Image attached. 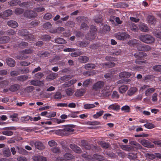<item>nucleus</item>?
Masks as SVG:
<instances>
[{
	"instance_id": "nucleus-1",
	"label": "nucleus",
	"mask_w": 161,
	"mask_h": 161,
	"mask_svg": "<svg viewBox=\"0 0 161 161\" xmlns=\"http://www.w3.org/2000/svg\"><path fill=\"white\" fill-rule=\"evenodd\" d=\"M140 39L142 42L147 44L153 43L155 41L154 38L148 34L141 35Z\"/></svg>"
},
{
	"instance_id": "nucleus-2",
	"label": "nucleus",
	"mask_w": 161,
	"mask_h": 161,
	"mask_svg": "<svg viewBox=\"0 0 161 161\" xmlns=\"http://www.w3.org/2000/svg\"><path fill=\"white\" fill-rule=\"evenodd\" d=\"M18 34L19 35L25 37V38L27 39H29L31 41L34 40V36L31 34H29L28 32L26 30H20L18 32Z\"/></svg>"
},
{
	"instance_id": "nucleus-3",
	"label": "nucleus",
	"mask_w": 161,
	"mask_h": 161,
	"mask_svg": "<svg viewBox=\"0 0 161 161\" xmlns=\"http://www.w3.org/2000/svg\"><path fill=\"white\" fill-rule=\"evenodd\" d=\"M115 37L118 39L123 40L130 38V36L126 32H119L115 34Z\"/></svg>"
},
{
	"instance_id": "nucleus-4",
	"label": "nucleus",
	"mask_w": 161,
	"mask_h": 161,
	"mask_svg": "<svg viewBox=\"0 0 161 161\" xmlns=\"http://www.w3.org/2000/svg\"><path fill=\"white\" fill-rule=\"evenodd\" d=\"M104 82L103 81H98L94 84L92 86V89L95 91H99L104 86Z\"/></svg>"
},
{
	"instance_id": "nucleus-5",
	"label": "nucleus",
	"mask_w": 161,
	"mask_h": 161,
	"mask_svg": "<svg viewBox=\"0 0 161 161\" xmlns=\"http://www.w3.org/2000/svg\"><path fill=\"white\" fill-rule=\"evenodd\" d=\"M24 14L25 16L29 18H34L37 15L36 13L31 10H26Z\"/></svg>"
},
{
	"instance_id": "nucleus-6",
	"label": "nucleus",
	"mask_w": 161,
	"mask_h": 161,
	"mask_svg": "<svg viewBox=\"0 0 161 161\" xmlns=\"http://www.w3.org/2000/svg\"><path fill=\"white\" fill-rule=\"evenodd\" d=\"M137 48L139 51L145 52L149 51L151 49V47L148 45L141 44L138 45Z\"/></svg>"
},
{
	"instance_id": "nucleus-7",
	"label": "nucleus",
	"mask_w": 161,
	"mask_h": 161,
	"mask_svg": "<svg viewBox=\"0 0 161 161\" xmlns=\"http://www.w3.org/2000/svg\"><path fill=\"white\" fill-rule=\"evenodd\" d=\"M65 159H62L61 157H59L57 159V161H66V160H71L73 159L74 156L69 153H66L64 155Z\"/></svg>"
},
{
	"instance_id": "nucleus-8",
	"label": "nucleus",
	"mask_w": 161,
	"mask_h": 161,
	"mask_svg": "<svg viewBox=\"0 0 161 161\" xmlns=\"http://www.w3.org/2000/svg\"><path fill=\"white\" fill-rule=\"evenodd\" d=\"M31 85L36 86H43L44 83L43 81L38 80H32L30 81Z\"/></svg>"
},
{
	"instance_id": "nucleus-9",
	"label": "nucleus",
	"mask_w": 161,
	"mask_h": 161,
	"mask_svg": "<svg viewBox=\"0 0 161 161\" xmlns=\"http://www.w3.org/2000/svg\"><path fill=\"white\" fill-rule=\"evenodd\" d=\"M91 29L92 31L93 32L92 33H90L88 34L87 39L89 40H92L94 39L95 37V32L97 30L95 27L94 26H92L91 27Z\"/></svg>"
},
{
	"instance_id": "nucleus-10",
	"label": "nucleus",
	"mask_w": 161,
	"mask_h": 161,
	"mask_svg": "<svg viewBox=\"0 0 161 161\" xmlns=\"http://www.w3.org/2000/svg\"><path fill=\"white\" fill-rule=\"evenodd\" d=\"M141 144L145 147L148 148H151L154 147L153 144H152L148 141L145 140H142L141 141Z\"/></svg>"
},
{
	"instance_id": "nucleus-11",
	"label": "nucleus",
	"mask_w": 161,
	"mask_h": 161,
	"mask_svg": "<svg viewBox=\"0 0 161 161\" xmlns=\"http://www.w3.org/2000/svg\"><path fill=\"white\" fill-rule=\"evenodd\" d=\"M12 14V11L11 9H8L5 11L3 14H0V17L3 19L9 16Z\"/></svg>"
},
{
	"instance_id": "nucleus-12",
	"label": "nucleus",
	"mask_w": 161,
	"mask_h": 161,
	"mask_svg": "<svg viewBox=\"0 0 161 161\" xmlns=\"http://www.w3.org/2000/svg\"><path fill=\"white\" fill-rule=\"evenodd\" d=\"M74 131V129L72 128L67 126L63 129L64 133L65 135H69L72 133Z\"/></svg>"
},
{
	"instance_id": "nucleus-13",
	"label": "nucleus",
	"mask_w": 161,
	"mask_h": 161,
	"mask_svg": "<svg viewBox=\"0 0 161 161\" xmlns=\"http://www.w3.org/2000/svg\"><path fill=\"white\" fill-rule=\"evenodd\" d=\"M137 88L136 87L133 86L130 87L127 92V94L129 96H132L137 92Z\"/></svg>"
},
{
	"instance_id": "nucleus-14",
	"label": "nucleus",
	"mask_w": 161,
	"mask_h": 161,
	"mask_svg": "<svg viewBox=\"0 0 161 161\" xmlns=\"http://www.w3.org/2000/svg\"><path fill=\"white\" fill-rule=\"evenodd\" d=\"M88 158V160L90 161H93L95 159L98 160H101L103 159V157L101 155H99L97 154H94L93 155V157L92 158L87 157Z\"/></svg>"
},
{
	"instance_id": "nucleus-15",
	"label": "nucleus",
	"mask_w": 161,
	"mask_h": 161,
	"mask_svg": "<svg viewBox=\"0 0 161 161\" xmlns=\"http://www.w3.org/2000/svg\"><path fill=\"white\" fill-rule=\"evenodd\" d=\"M128 25L130 29L133 31L136 32L138 30V27L133 23L129 22Z\"/></svg>"
},
{
	"instance_id": "nucleus-16",
	"label": "nucleus",
	"mask_w": 161,
	"mask_h": 161,
	"mask_svg": "<svg viewBox=\"0 0 161 161\" xmlns=\"http://www.w3.org/2000/svg\"><path fill=\"white\" fill-rule=\"evenodd\" d=\"M145 53L142 52H138L134 54V56L136 58H144L146 56Z\"/></svg>"
},
{
	"instance_id": "nucleus-17",
	"label": "nucleus",
	"mask_w": 161,
	"mask_h": 161,
	"mask_svg": "<svg viewBox=\"0 0 161 161\" xmlns=\"http://www.w3.org/2000/svg\"><path fill=\"white\" fill-rule=\"evenodd\" d=\"M6 61L7 64L11 67H14L15 64V61L11 58H8L6 59Z\"/></svg>"
},
{
	"instance_id": "nucleus-18",
	"label": "nucleus",
	"mask_w": 161,
	"mask_h": 161,
	"mask_svg": "<svg viewBox=\"0 0 161 161\" xmlns=\"http://www.w3.org/2000/svg\"><path fill=\"white\" fill-rule=\"evenodd\" d=\"M70 147L73 150L77 153H80L81 152L80 148L75 144H71Z\"/></svg>"
},
{
	"instance_id": "nucleus-19",
	"label": "nucleus",
	"mask_w": 161,
	"mask_h": 161,
	"mask_svg": "<svg viewBox=\"0 0 161 161\" xmlns=\"http://www.w3.org/2000/svg\"><path fill=\"white\" fill-rule=\"evenodd\" d=\"M120 106L116 104H113L110 105L108 108V109H112L118 111L120 109Z\"/></svg>"
},
{
	"instance_id": "nucleus-20",
	"label": "nucleus",
	"mask_w": 161,
	"mask_h": 161,
	"mask_svg": "<svg viewBox=\"0 0 161 161\" xmlns=\"http://www.w3.org/2000/svg\"><path fill=\"white\" fill-rule=\"evenodd\" d=\"M33 159L34 161H46L47 159L45 157L41 156H34L33 157Z\"/></svg>"
},
{
	"instance_id": "nucleus-21",
	"label": "nucleus",
	"mask_w": 161,
	"mask_h": 161,
	"mask_svg": "<svg viewBox=\"0 0 161 161\" xmlns=\"http://www.w3.org/2000/svg\"><path fill=\"white\" fill-rule=\"evenodd\" d=\"M131 75V74L128 72L125 71H123L121 72L119 74V76L121 78H123L124 77H129Z\"/></svg>"
},
{
	"instance_id": "nucleus-22",
	"label": "nucleus",
	"mask_w": 161,
	"mask_h": 161,
	"mask_svg": "<svg viewBox=\"0 0 161 161\" xmlns=\"http://www.w3.org/2000/svg\"><path fill=\"white\" fill-rule=\"evenodd\" d=\"M16 147L17 149L18 150V153H19L22 155H26L27 154L28 152L24 149L18 146Z\"/></svg>"
},
{
	"instance_id": "nucleus-23",
	"label": "nucleus",
	"mask_w": 161,
	"mask_h": 161,
	"mask_svg": "<svg viewBox=\"0 0 161 161\" xmlns=\"http://www.w3.org/2000/svg\"><path fill=\"white\" fill-rule=\"evenodd\" d=\"M113 88L111 87L110 86L107 85L104 88L105 91H107V92L105 93V95L106 96H108L111 93V92L113 90Z\"/></svg>"
},
{
	"instance_id": "nucleus-24",
	"label": "nucleus",
	"mask_w": 161,
	"mask_h": 161,
	"mask_svg": "<svg viewBox=\"0 0 161 161\" xmlns=\"http://www.w3.org/2000/svg\"><path fill=\"white\" fill-rule=\"evenodd\" d=\"M35 147L39 150H42L44 148L43 144L40 142H37L35 143Z\"/></svg>"
},
{
	"instance_id": "nucleus-25",
	"label": "nucleus",
	"mask_w": 161,
	"mask_h": 161,
	"mask_svg": "<svg viewBox=\"0 0 161 161\" xmlns=\"http://www.w3.org/2000/svg\"><path fill=\"white\" fill-rule=\"evenodd\" d=\"M7 25L10 27L12 28H15L18 25L17 23L14 20H10L7 23Z\"/></svg>"
},
{
	"instance_id": "nucleus-26",
	"label": "nucleus",
	"mask_w": 161,
	"mask_h": 161,
	"mask_svg": "<svg viewBox=\"0 0 161 161\" xmlns=\"http://www.w3.org/2000/svg\"><path fill=\"white\" fill-rule=\"evenodd\" d=\"M128 89V87L127 86L123 85L119 88V91L120 93H125Z\"/></svg>"
},
{
	"instance_id": "nucleus-27",
	"label": "nucleus",
	"mask_w": 161,
	"mask_h": 161,
	"mask_svg": "<svg viewBox=\"0 0 161 161\" xmlns=\"http://www.w3.org/2000/svg\"><path fill=\"white\" fill-rule=\"evenodd\" d=\"M57 75H58L56 73L52 72L47 76L46 79L48 80H52L56 78Z\"/></svg>"
},
{
	"instance_id": "nucleus-28",
	"label": "nucleus",
	"mask_w": 161,
	"mask_h": 161,
	"mask_svg": "<svg viewBox=\"0 0 161 161\" xmlns=\"http://www.w3.org/2000/svg\"><path fill=\"white\" fill-rule=\"evenodd\" d=\"M19 88V85L18 84L13 85L10 86L9 90L12 92H14L16 91Z\"/></svg>"
},
{
	"instance_id": "nucleus-29",
	"label": "nucleus",
	"mask_w": 161,
	"mask_h": 161,
	"mask_svg": "<svg viewBox=\"0 0 161 161\" xmlns=\"http://www.w3.org/2000/svg\"><path fill=\"white\" fill-rule=\"evenodd\" d=\"M155 91V89L154 88H147L145 92V95L146 96H149Z\"/></svg>"
},
{
	"instance_id": "nucleus-30",
	"label": "nucleus",
	"mask_w": 161,
	"mask_h": 161,
	"mask_svg": "<svg viewBox=\"0 0 161 161\" xmlns=\"http://www.w3.org/2000/svg\"><path fill=\"white\" fill-rule=\"evenodd\" d=\"M96 66L93 64H87L84 66V68L86 69H91L95 68Z\"/></svg>"
},
{
	"instance_id": "nucleus-31",
	"label": "nucleus",
	"mask_w": 161,
	"mask_h": 161,
	"mask_svg": "<svg viewBox=\"0 0 161 161\" xmlns=\"http://www.w3.org/2000/svg\"><path fill=\"white\" fill-rule=\"evenodd\" d=\"M140 29L142 31L144 32H147L148 30V28L144 24H142L139 25Z\"/></svg>"
},
{
	"instance_id": "nucleus-32",
	"label": "nucleus",
	"mask_w": 161,
	"mask_h": 161,
	"mask_svg": "<svg viewBox=\"0 0 161 161\" xmlns=\"http://www.w3.org/2000/svg\"><path fill=\"white\" fill-rule=\"evenodd\" d=\"M10 38L8 36H5L0 38V43H6L8 42Z\"/></svg>"
},
{
	"instance_id": "nucleus-33",
	"label": "nucleus",
	"mask_w": 161,
	"mask_h": 161,
	"mask_svg": "<svg viewBox=\"0 0 161 161\" xmlns=\"http://www.w3.org/2000/svg\"><path fill=\"white\" fill-rule=\"evenodd\" d=\"M3 155L6 157H8L11 155V153L8 147L4 148L3 150Z\"/></svg>"
},
{
	"instance_id": "nucleus-34",
	"label": "nucleus",
	"mask_w": 161,
	"mask_h": 161,
	"mask_svg": "<svg viewBox=\"0 0 161 161\" xmlns=\"http://www.w3.org/2000/svg\"><path fill=\"white\" fill-rule=\"evenodd\" d=\"M79 60L81 62L86 63L88 61L89 58L86 56H81L79 57Z\"/></svg>"
},
{
	"instance_id": "nucleus-35",
	"label": "nucleus",
	"mask_w": 161,
	"mask_h": 161,
	"mask_svg": "<svg viewBox=\"0 0 161 161\" xmlns=\"http://www.w3.org/2000/svg\"><path fill=\"white\" fill-rule=\"evenodd\" d=\"M16 78L18 80L24 81L28 79V76L26 75H22L17 77Z\"/></svg>"
},
{
	"instance_id": "nucleus-36",
	"label": "nucleus",
	"mask_w": 161,
	"mask_h": 161,
	"mask_svg": "<svg viewBox=\"0 0 161 161\" xmlns=\"http://www.w3.org/2000/svg\"><path fill=\"white\" fill-rule=\"evenodd\" d=\"M120 147L123 150L127 151H131L132 149V148L131 146L128 145H122L120 146Z\"/></svg>"
},
{
	"instance_id": "nucleus-37",
	"label": "nucleus",
	"mask_w": 161,
	"mask_h": 161,
	"mask_svg": "<svg viewBox=\"0 0 161 161\" xmlns=\"http://www.w3.org/2000/svg\"><path fill=\"white\" fill-rule=\"evenodd\" d=\"M20 1L19 0H12L9 3L10 5L11 6H16L19 4Z\"/></svg>"
},
{
	"instance_id": "nucleus-38",
	"label": "nucleus",
	"mask_w": 161,
	"mask_h": 161,
	"mask_svg": "<svg viewBox=\"0 0 161 161\" xmlns=\"http://www.w3.org/2000/svg\"><path fill=\"white\" fill-rule=\"evenodd\" d=\"M55 41L56 43L58 44H64L65 43L64 40L60 37L55 38Z\"/></svg>"
},
{
	"instance_id": "nucleus-39",
	"label": "nucleus",
	"mask_w": 161,
	"mask_h": 161,
	"mask_svg": "<svg viewBox=\"0 0 161 161\" xmlns=\"http://www.w3.org/2000/svg\"><path fill=\"white\" fill-rule=\"evenodd\" d=\"M20 120L23 122H26L29 120L31 121V117L28 115L21 117L20 118Z\"/></svg>"
},
{
	"instance_id": "nucleus-40",
	"label": "nucleus",
	"mask_w": 161,
	"mask_h": 161,
	"mask_svg": "<svg viewBox=\"0 0 161 161\" xmlns=\"http://www.w3.org/2000/svg\"><path fill=\"white\" fill-rule=\"evenodd\" d=\"M9 117L11 119V120L13 121H17L18 120V114L16 113H14L10 115Z\"/></svg>"
},
{
	"instance_id": "nucleus-41",
	"label": "nucleus",
	"mask_w": 161,
	"mask_h": 161,
	"mask_svg": "<svg viewBox=\"0 0 161 161\" xmlns=\"http://www.w3.org/2000/svg\"><path fill=\"white\" fill-rule=\"evenodd\" d=\"M147 20L148 22L151 24H153L155 22V19L154 16L152 15L148 16Z\"/></svg>"
},
{
	"instance_id": "nucleus-42",
	"label": "nucleus",
	"mask_w": 161,
	"mask_h": 161,
	"mask_svg": "<svg viewBox=\"0 0 161 161\" xmlns=\"http://www.w3.org/2000/svg\"><path fill=\"white\" fill-rule=\"evenodd\" d=\"M102 65L105 66L106 68H108L110 67H113L115 65V64L113 62H110L108 63H103L102 64Z\"/></svg>"
},
{
	"instance_id": "nucleus-43",
	"label": "nucleus",
	"mask_w": 161,
	"mask_h": 161,
	"mask_svg": "<svg viewBox=\"0 0 161 161\" xmlns=\"http://www.w3.org/2000/svg\"><path fill=\"white\" fill-rule=\"evenodd\" d=\"M65 92L67 95L68 96L72 95L74 92L73 90L71 88H67L65 90Z\"/></svg>"
},
{
	"instance_id": "nucleus-44",
	"label": "nucleus",
	"mask_w": 161,
	"mask_h": 161,
	"mask_svg": "<svg viewBox=\"0 0 161 161\" xmlns=\"http://www.w3.org/2000/svg\"><path fill=\"white\" fill-rule=\"evenodd\" d=\"M95 106L94 104H86L84 105V108L86 109H89L94 108Z\"/></svg>"
},
{
	"instance_id": "nucleus-45",
	"label": "nucleus",
	"mask_w": 161,
	"mask_h": 161,
	"mask_svg": "<svg viewBox=\"0 0 161 161\" xmlns=\"http://www.w3.org/2000/svg\"><path fill=\"white\" fill-rule=\"evenodd\" d=\"M130 110V107L128 105H125L122 107L121 108V110L126 113H128Z\"/></svg>"
},
{
	"instance_id": "nucleus-46",
	"label": "nucleus",
	"mask_w": 161,
	"mask_h": 161,
	"mask_svg": "<svg viewBox=\"0 0 161 161\" xmlns=\"http://www.w3.org/2000/svg\"><path fill=\"white\" fill-rule=\"evenodd\" d=\"M144 126L147 128L151 129L154 127V125L153 124L150 123H147L144 124Z\"/></svg>"
},
{
	"instance_id": "nucleus-47",
	"label": "nucleus",
	"mask_w": 161,
	"mask_h": 161,
	"mask_svg": "<svg viewBox=\"0 0 161 161\" xmlns=\"http://www.w3.org/2000/svg\"><path fill=\"white\" fill-rule=\"evenodd\" d=\"M2 134L7 136H10L13 135V132L9 130H6L2 132Z\"/></svg>"
},
{
	"instance_id": "nucleus-48",
	"label": "nucleus",
	"mask_w": 161,
	"mask_h": 161,
	"mask_svg": "<svg viewBox=\"0 0 161 161\" xmlns=\"http://www.w3.org/2000/svg\"><path fill=\"white\" fill-rule=\"evenodd\" d=\"M153 69L154 71L157 72H159L161 71V65H156L154 66L153 67Z\"/></svg>"
},
{
	"instance_id": "nucleus-49",
	"label": "nucleus",
	"mask_w": 161,
	"mask_h": 161,
	"mask_svg": "<svg viewBox=\"0 0 161 161\" xmlns=\"http://www.w3.org/2000/svg\"><path fill=\"white\" fill-rule=\"evenodd\" d=\"M128 158L130 159L134 160L137 157L136 154L133 153H129L128 155Z\"/></svg>"
},
{
	"instance_id": "nucleus-50",
	"label": "nucleus",
	"mask_w": 161,
	"mask_h": 161,
	"mask_svg": "<svg viewBox=\"0 0 161 161\" xmlns=\"http://www.w3.org/2000/svg\"><path fill=\"white\" fill-rule=\"evenodd\" d=\"M103 112L104 111H100L99 112H97L96 114H94L93 115V117L94 118L97 119L101 116L103 114Z\"/></svg>"
},
{
	"instance_id": "nucleus-51",
	"label": "nucleus",
	"mask_w": 161,
	"mask_h": 161,
	"mask_svg": "<svg viewBox=\"0 0 161 161\" xmlns=\"http://www.w3.org/2000/svg\"><path fill=\"white\" fill-rule=\"evenodd\" d=\"M56 114V113L55 112H47V117L51 118L55 116Z\"/></svg>"
},
{
	"instance_id": "nucleus-52",
	"label": "nucleus",
	"mask_w": 161,
	"mask_h": 161,
	"mask_svg": "<svg viewBox=\"0 0 161 161\" xmlns=\"http://www.w3.org/2000/svg\"><path fill=\"white\" fill-rule=\"evenodd\" d=\"M96 73V72L94 70H93L84 72L83 73V75H87L88 76H91L95 75Z\"/></svg>"
},
{
	"instance_id": "nucleus-53",
	"label": "nucleus",
	"mask_w": 161,
	"mask_h": 161,
	"mask_svg": "<svg viewBox=\"0 0 161 161\" xmlns=\"http://www.w3.org/2000/svg\"><path fill=\"white\" fill-rule=\"evenodd\" d=\"M53 97L56 99H59L62 98L61 93L59 92H57L53 96Z\"/></svg>"
},
{
	"instance_id": "nucleus-54",
	"label": "nucleus",
	"mask_w": 161,
	"mask_h": 161,
	"mask_svg": "<svg viewBox=\"0 0 161 161\" xmlns=\"http://www.w3.org/2000/svg\"><path fill=\"white\" fill-rule=\"evenodd\" d=\"M92 82V80L90 79H87L85 80L83 83L82 85L84 87H87Z\"/></svg>"
},
{
	"instance_id": "nucleus-55",
	"label": "nucleus",
	"mask_w": 161,
	"mask_h": 161,
	"mask_svg": "<svg viewBox=\"0 0 161 161\" xmlns=\"http://www.w3.org/2000/svg\"><path fill=\"white\" fill-rule=\"evenodd\" d=\"M52 24L49 22H47L44 24L43 25V27L46 29H48L51 28Z\"/></svg>"
},
{
	"instance_id": "nucleus-56",
	"label": "nucleus",
	"mask_w": 161,
	"mask_h": 161,
	"mask_svg": "<svg viewBox=\"0 0 161 161\" xmlns=\"http://www.w3.org/2000/svg\"><path fill=\"white\" fill-rule=\"evenodd\" d=\"M23 12V10L20 8H17L15 10V13L16 14H19Z\"/></svg>"
},
{
	"instance_id": "nucleus-57",
	"label": "nucleus",
	"mask_w": 161,
	"mask_h": 161,
	"mask_svg": "<svg viewBox=\"0 0 161 161\" xmlns=\"http://www.w3.org/2000/svg\"><path fill=\"white\" fill-rule=\"evenodd\" d=\"M85 92L84 90H78L75 93V95L77 96H80L83 95L84 93Z\"/></svg>"
},
{
	"instance_id": "nucleus-58",
	"label": "nucleus",
	"mask_w": 161,
	"mask_h": 161,
	"mask_svg": "<svg viewBox=\"0 0 161 161\" xmlns=\"http://www.w3.org/2000/svg\"><path fill=\"white\" fill-rule=\"evenodd\" d=\"M88 43L86 41L81 42L79 43V45L80 47H86L87 46Z\"/></svg>"
},
{
	"instance_id": "nucleus-59",
	"label": "nucleus",
	"mask_w": 161,
	"mask_h": 161,
	"mask_svg": "<svg viewBox=\"0 0 161 161\" xmlns=\"http://www.w3.org/2000/svg\"><path fill=\"white\" fill-rule=\"evenodd\" d=\"M33 51L32 49H25V50L22 51L21 53L23 54L31 53H32Z\"/></svg>"
},
{
	"instance_id": "nucleus-60",
	"label": "nucleus",
	"mask_w": 161,
	"mask_h": 161,
	"mask_svg": "<svg viewBox=\"0 0 161 161\" xmlns=\"http://www.w3.org/2000/svg\"><path fill=\"white\" fill-rule=\"evenodd\" d=\"M16 32V31L12 29L8 30L6 31L7 34L9 36L14 35Z\"/></svg>"
},
{
	"instance_id": "nucleus-61",
	"label": "nucleus",
	"mask_w": 161,
	"mask_h": 161,
	"mask_svg": "<svg viewBox=\"0 0 161 161\" xmlns=\"http://www.w3.org/2000/svg\"><path fill=\"white\" fill-rule=\"evenodd\" d=\"M43 75V74L41 72H39L35 75V77L37 79H41Z\"/></svg>"
},
{
	"instance_id": "nucleus-62",
	"label": "nucleus",
	"mask_w": 161,
	"mask_h": 161,
	"mask_svg": "<svg viewBox=\"0 0 161 161\" xmlns=\"http://www.w3.org/2000/svg\"><path fill=\"white\" fill-rule=\"evenodd\" d=\"M49 145L51 147L56 146L57 145V143L54 140H51L48 142Z\"/></svg>"
},
{
	"instance_id": "nucleus-63",
	"label": "nucleus",
	"mask_w": 161,
	"mask_h": 161,
	"mask_svg": "<svg viewBox=\"0 0 161 161\" xmlns=\"http://www.w3.org/2000/svg\"><path fill=\"white\" fill-rule=\"evenodd\" d=\"M52 18V15L50 13H47L43 17L44 19L48 20Z\"/></svg>"
},
{
	"instance_id": "nucleus-64",
	"label": "nucleus",
	"mask_w": 161,
	"mask_h": 161,
	"mask_svg": "<svg viewBox=\"0 0 161 161\" xmlns=\"http://www.w3.org/2000/svg\"><path fill=\"white\" fill-rule=\"evenodd\" d=\"M112 97L113 98H118L119 97V95L117 92L114 91L113 92Z\"/></svg>"
}]
</instances>
